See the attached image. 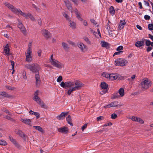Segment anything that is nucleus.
Returning <instances> with one entry per match:
<instances>
[{
  "instance_id": "obj_27",
  "label": "nucleus",
  "mask_w": 153,
  "mask_h": 153,
  "mask_svg": "<svg viewBox=\"0 0 153 153\" xmlns=\"http://www.w3.org/2000/svg\"><path fill=\"white\" fill-rule=\"evenodd\" d=\"M109 11L110 13L112 15H114L115 11L114 10V7L113 6H111L109 9Z\"/></svg>"
},
{
  "instance_id": "obj_59",
  "label": "nucleus",
  "mask_w": 153,
  "mask_h": 153,
  "mask_svg": "<svg viewBox=\"0 0 153 153\" xmlns=\"http://www.w3.org/2000/svg\"><path fill=\"white\" fill-rule=\"evenodd\" d=\"M63 16L67 19V20H69V16L67 14H66L65 13H64L63 14Z\"/></svg>"
},
{
  "instance_id": "obj_13",
  "label": "nucleus",
  "mask_w": 153,
  "mask_h": 153,
  "mask_svg": "<svg viewBox=\"0 0 153 153\" xmlns=\"http://www.w3.org/2000/svg\"><path fill=\"white\" fill-rule=\"evenodd\" d=\"M16 133L19 135L20 137L22 138L24 140H25L26 135L21 130H17L15 131Z\"/></svg>"
},
{
  "instance_id": "obj_61",
  "label": "nucleus",
  "mask_w": 153,
  "mask_h": 153,
  "mask_svg": "<svg viewBox=\"0 0 153 153\" xmlns=\"http://www.w3.org/2000/svg\"><path fill=\"white\" fill-rule=\"evenodd\" d=\"M42 9L43 10H45L46 8V5L43 3H42Z\"/></svg>"
},
{
  "instance_id": "obj_10",
  "label": "nucleus",
  "mask_w": 153,
  "mask_h": 153,
  "mask_svg": "<svg viewBox=\"0 0 153 153\" xmlns=\"http://www.w3.org/2000/svg\"><path fill=\"white\" fill-rule=\"evenodd\" d=\"M18 27L24 34H26V29L22 24L19 21Z\"/></svg>"
},
{
  "instance_id": "obj_5",
  "label": "nucleus",
  "mask_w": 153,
  "mask_h": 153,
  "mask_svg": "<svg viewBox=\"0 0 153 153\" xmlns=\"http://www.w3.org/2000/svg\"><path fill=\"white\" fill-rule=\"evenodd\" d=\"M50 63L55 67L59 68H62L63 64L60 62L56 59L53 60Z\"/></svg>"
},
{
  "instance_id": "obj_12",
  "label": "nucleus",
  "mask_w": 153,
  "mask_h": 153,
  "mask_svg": "<svg viewBox=\"0 0 153 153\" xmlns=\"http://www.w3.org/2000/svg\"><path fill=\"white\" fill-rule=\"evenodd\" d=\"M68 114V112H62L56 118L58 119L61 120L63 119V118H64Z\"/></svg>"
},
{
  "instance_id": "obj_26",
  "label": "nucleus",
  "mask_w": 153,
  "mask_h": 153,
  "mask_svg": "<svg viewBox=\"0 0 153 153\" xmlns=\"http://www.w3.org/2000/svg\"><path fill=\"white\" fill-rule=\"evenodd\" d=\"M33 127L36 130L39 131V132L42 133H43L44 132V130L40 126H33Z\"/></svg>"
},
{
  "instance_id": "obj_45",
  "label": "nucleus",
  "mask_w": 153,
  "mask_h": 153,
  "mask_svg": "<svg viewBox=\"0 0 153 153\" xmlns=\"http://www.w3.org/2000/svg\"><path fill=\"white\" fill-rule=\"evenodd\" d=\"M138 117L134 116H132L130 119L132 120L133 121L137 122Z\"/></svg>"
},
{
  "instance_id": "obj_15",
  "label": "nucleus",
  "mask_w": 153,
  "mask_h": 153,
  "mask_svg": "<svg viewBox=\"0 0 153 153\" xmlns=\"http://www.w3.org/2000/svg\"><path fill=\"white\" fill-rule=\"evenodd\" d=\"M35 78L36 80V85L38 86L39 85L41 81L39 73L35 74Z\"/></svg>"
},
{
  "instance_id": "obj_14",
  "label": "nucleus",
  "mask_w": 153,
  "mask_h": 153,
  "mask_svg": "<svg viewBox=\"0 0 153 153\" xmlns=\"http://www.w3.org/2000/svg\"><path fill=\"white\" fill-rule=\"evenodd\" d=\"M36 101V102L41 107L45 108H46L47 106L41 100L40 98H38V99L36 100V101Z\"/></svg>"
},
{
  "instance_id": "obj_60",
  "label": "nucleus",
  "mask_w": 153,
  "mask_h": 153,
  "mask_svg": "<svg viewBox=\"0 0 153 153\" xmlns=\"http://www.w3.org/2000/svg\"><path fill=\"white\" fill-rule=\"evenodd\" d=\"M34 115L36 116L37 119L39 118L40 117V114L38 112H35Z\"/></svg>"
},
{
  "instance_id": "obj_17",
  "label": "nucleus",
  "mask_w": 153,
  "mask_h": 153,
  "mask_svg": "<svg viewBox=\"0 0 153 153\" xmlns=\"http://www.w3.org/2000/svg\"><path fill=\"white\" fill-rule=\"evenodd\" d=\"M126 24V22L124 20H121L119 23V25L118 28L120 30L122 29L124 27V25Z\"/></svg>"
},
{
  "instance_id": "obj_55",
  "label": "nucleus",
  "mask_w": 153,
  "mask_h": 153,
  "mask_svg": "<svg viewBox=\"0 0 153 153\" xmlns=\"http://www.w3.org/2000/svg\"><path fill=\"white\" fill-rule=\"evenodd\" d=\"M32 45V42H30L29 43V44L28 45V47L27 50H31V47Z\"/></svg>"
},
{
  "instance_id": "obj_40",
  "label": "nucleus",
  "mask_w": 153,
  "mask_h": 153,
  "mask_svg": "<svg viewBox=\"0 0 153 153\" xmlns=\"http://www.w3.org/2000/svg\"><path fill=\"white\" fill-rule=\"evenodd\" d=\"M110 74H107L105 73H103L102 74V76L104 77H105L107 78H108L109 79Z\"/></svg>"
},
{
  "instance_id": "obj_24",
  "label": "nucleus",
  "mask_w": 153,
  "mask_h": 153,
  "mask_svg": "<svg viewBox=\"0 0 153 153\" xmlns=\"http://www.w3.org/2000/svg\"><path fill=\"white\" fill-rule=\"evenodd\" d=\"M101 87L102 89L107 90L108 87V85L105 82H103L101 83Z\"/></svg>"
},
{
  "instance_id": "obj_63",
  "label": "nucleus",
  "mask_w": 153,
  "mask_h": 153,
  "mask_svg": "<svg viewBox=\"0 0 153 153\" xmlns=\"http://www.w3.org/2000/svg\"><path fill=\"white\" fill-rule=\"evenodd\" d=\"M83 25L85 26H87L88 25V23L87 21L85 20H83L82 21Z\"/></svg>"
},
{
  "instance_id": "obj_46",
  "label": "nucleus",
  "mask_w": 153,
  "mask_h": 153,
  "mask_svg": "<svg viewBox=\"0 0 153 153\" xmlns=\"http://www.w3.org/2000/svg\"><path fill=\"white\" fill-rule=\"evenodd\" d=\"M137 122H138L141 124H143L144 123V121L141 119V118H138L137 119Z\"/></svg>"
},
{
  "instance_id": "obj_34",
  "label": "nucleus",
  "mask_w": 153,
  "mask_h": 153,
  "mask_svg": "<svg viewBox=\"0 0 153 153\" xmlns=\"http://www.w3.org/2000/svg\"><path fill=\"white\" fill-rule=\"evenodd\" d=\"M66 120L68 124H70L71 125H73L72 123H71V119L70 115H68L66 118Z\"/></svg>"
},
{
  "instance_id": "obj_37",
  "label": "nucleus",
  "mask_w": 153,
  "mask_h": 153,
  "mask_svg": "<svg viewBox=\"0 0 153 153\" xmlns=\"http://www.w3.org/2000/svg\"><path fill=\"white\" fill-rule=\"evenodd\" d=\"M76 18L78 19L81 21H82L83 20V19L80 16V14L79 13L76 14Z\"/></svg>"
},
{
  "instance_id": "obj_38",
  "label": "nucleus",
  "mask_w": 153,
  "mask_h": 153,
  "mask_svg": "<svg viewBox=\"0 0 153 153\" xmlns=\"http://www.w3.org/2000/svg\"><path fill=\"white\" fill-rule=\"evenodd\" d=\"M143 41L145 40L146 41V45L147 46H149L150 45H151L152 42H151L149 40L145 39H143Z\"/></svg>"
},
{
  "instance_id": "obj_16",
  "label": "nucleus",
  "mask_w": 153,
  "mask_h": 153,
  "mask_svg": "<svg viewBox=\"0 0 153 153\" xmlns=\"http://www.w3.org/2000/svg\"><path fill=\"white\" fill-rule=\"evenodd\" d=\"M9 138L10 140L14 144L15 146L19 148L20 147L19 145L17 142L16 140L13 139L11 136H9Z\"/></svg>"
},
{
  "instance_id": "obj_36",
  "label": "nucleus",
  "mask_w": 153,
  "mask_h": 153,
  "mask_svg": "<svg viewBox=\"0 0 153 153\" xmlns=\"http://www.w3.org/2000/svg\"><path fill=\"white\" fill-rule=\"evenodd\" d=\"M117 80H123L124 79V77L119 74H117Z\"/></svg>"
},
{
  "instance_id": "obj_49",
  "label": "nucleus",
  "mask_w": 153,
  "mask_h": 153,
  "mask_svg": "<svg viewBox=\"0 0 153 153\" xmlns=\"http://www.w3.org/2000/svg\"><path fill=\"white\" fill-rule=\"evenodd\" d=\"M30 15L28 16V17H29L30 19L32 21H34L35 20V19L34 17L31 15V14L30 13H28Z\"/></svg>"
},
{
  "instance_id": "obj_48",
  "label": "nucleus",
  "mask_w": 153,
  "mask_h": 153,
  "mask_svg": "<svg viewBox=\"0 0 153 153\" xmlns=\"http://www.w3.org/2000/svg\"><path fill=\"white\" fill-rule=\"evenodd\" d=\"M123 49V46L122 45H120L118 47L117 49L116 50L118 51H120L121 50H122Z\"/></svg>"
},
{
  "instance_id": "obj_7",
  "label": "nucleus",
  "mask_w": 153,
  "mask_h": 153,
  "mask_svg": "<svg viewBox=\"0 0 153 153\" xmlns=\"http://www.w3.org/2000/svg\"><path fill=\"white\" fill-rule=\"evenodd\" d=\"M42 34L47 39L51 38V35L48 30L45 29H43L41 31Z\"/></svg>"
},
{
  "instance_id": "obj_35",
  "label": "nucleus",
  "mask_w": 153,
  "mask_h": 153,
  "mask_svg": "<svg viewBox=\"0 0 153 153\" xmlns=\"http://www.w3.org/2000/svg\"><path fill=\"white\" fill-rule=\"evenodd\" d=\"M11 116H10L6 115L5 117V118L7 120H9L12 122H15V120L11 117Z\"/></svg>"
},
{
  "instance_id": "obj_42",
  "label": "nucleus",
  "mask_w": 153,
  "mask_h": 153,
  "mask_svg": "<svg viewBox=\"0 0 153 153\" xmlns=\"http://www.w3.org/2000/svg\"><path fill=\"white\" fill-rule=\"evenodd\" d=\"M120 97V96L118 95V93H115L113 94L112 98L116 99Z\"/></svg>"
},
{
  "instance_id": "obj_58",
  "label": "nucleus",
  "mask_w": 153,
  "mask_h": 153,
  "mask_svg": "<svg viewBox=\"0 0 153 153\" xmlns=\"http://www.w3.org/2000/svg\"><path fill=\"white\" fill-rule=\"evenodd\" d=\"M87 124H85L82 127V130L83 131L84 129L87 127Z\"/></svg>"
},
{
  "instance_id": "obj_56",
  "label": "nucleus",
  "mask_w": 153,
  "mask_h": 153,
  "mask_svg": "<svg viewBox=\"0 0 153 153\" xmlns=\"http://www.w3.org/2000/svg\"><path fill=\"white\" fill-rule=\"evenodd\" d=\"M144 18V19H146V20H149V19L150 18V16H149L147 15H145Z\"/></svg>"
},
{
  "instance_id": "obj_29",
  "label": "nucleus",
  "mask_w": 153,
  "mask_h": 153,
  "mask_svg": "<svg viewBox=\"0 0 153 153\" xmlns=\"http://www.w3.org/2000/svg\"><path fill=\"white\" fill-rule=\"evenodd\" d=\"M62 46L64 49L66 51H68L69 49V48L68 44L65 42H62Z\"/></svg>"
},
{
  "instance_id": "obj_57",
  "label": "nucleus",
  "mask_w": 153,
  "mask_h": 153,
  "mask_svg": "<svg viewBox=\"0 0 153 153\" xmlns=\"http://www.w3.org/2000/svg\"><path fill=\"white\" fill-rule=\"evenodd\" d=\"M89 30H90V31L91 32V33H93L94 35H95L97 34V32L94 31L91 28H90L89 29Z\"/></svg>"
},
{
  "instance_id": "obj_28",
  "label": "nucleus",
  "mask_w": 153,
  "mask_h": 153,
  "mask_svg": "<svg viewBox=\"0 0 153 153\" xmlns=\"http://www.w3.org/2000/svg\"><path fill=\"white\" fill-rule=\"evenodd\" d=\"M118 92L120 95V96L123 97L124 94V89L123 88H120L118 91Z\"/></svg>"
},
{
  "instance_id": "obj_2",
  "label": "nucleus",
  "mask_w": 153,
  "mask_h": 153,
  "mask_svg": "<svg viewBox=\"0 0 153 153\" xmlns=\"http://www.w3.org/2000/svg\"><path fill=\"white\" fill-rule=\"evenodd\" d=\"M4 4L7 6V7L11 11L15 13H18L20 14L21 15L24 16V17L26 18H27L28 17V15H30V14H29L27 13L26 14L25 13L23 12L22 10H21L19 9H17L14 6H13L12 4H10V3H8L7 2H5L4 3Z\"/></svg>"
},
{
  "instance_id": "obj_54",
  "label": "nucleus",
  "mask_w": 153,
  "mask_h": 153,
  "mask_svg": "<svg viewBox=\"0 0 153 153\" xmlns=\"http://www.w3.org/2000/svg\"><path fill=\"white\" fill-rule=\"evenodd\" d=\"M10 62L11 63V65L12 66V69H13L14 68L15 63L12 60H10Z\"/></svg>"
},
{
  "instance_id": "obj_6",
  "label": "nucleus",
  "mask_w": 153,
  "mask_h": 153,
  "mask_svg": "<svg viewBox=\"0 0 153 153\" xmlns=\"http://www.w3.org/2000/svg\"><path fill=\"white\" fill-rule=\"evenodd\" d=\"M32 50H27L26 53V60L28 62H30L32 60Z\"/></svg>"
},
{
  "instance_id": "obj_62",
  "label": "nucleus",
  "mask_w": 153,
  "mask_h": 153,
  "mask_svg": "<svg viewBox=\"0 0 153 153\" xmlns=\"http://www.w3.org/2000/svg\"><path fill=\"white\" fill-rule=\"evenodd\" d=\"M71 1L73 2L74 4L76 5H77L79 3V2L77 0H71Z\"/></svg>"
},
{
  "instance_id": "obj_3",
  "label": "nucleus",
  "mask_w": 153,
  "mask_h": 153,
  "mask_svg": "<svg viewBox=\"0 0 153 153\" xmlns=\"http://www.w3.org/2000/svg\"><path fill=\"white\" fill-rule=\"evenodd\" d=\"M151 85V82L147 78H145L142 81L141 83V88L146 90L150 87Z\"/></svg>"
},
{
  "instance_id": "obj_51",
  "label": "nucleus",
  "mask_w": 153,
  "mask_h": 153,
  "mask_svg": "<svg viewBox=\"0 0 153 153\" xmlns=\"http://www.w3.org/2000/svg\"><path fill=\"white\" fill-rule=\"evenodd\" d=\"M110 22V21H108V23L106 25L105 27L106 29H107L108 30L110 28V25H109V23Z\"/></svg>"
},
{
  "instance_id": "obj_47",
  "label": "nucleus",
  "mask_w": 153,
  "mask_h": 153,
  "mask_svg": "<svg viewBox=\"0 0 153 153\" xmlns=\"http://www.w3.org/2000/svg\"><path fill=\"white\" fill-rule=\"evenodd\" d=\"M6 88L8 89L9 90H13L15 88L14 87H13L10 86H5Z\"/></svg>"
},
{
  "instance_id": "obj_50",
  "label": "nucleus",
  "mask_w": 153,
  "mask_h": 153,
  "mask_svg": "<svg viewBox=\"0 0 153 153\" xmlns=\"http://www.w3.org/2000/svg\"><path fill=\"white\" fill-rule=\"evenodd\" d=\"M32 7L33 8H34L36 11H39L40 10V9L36 7V6L34 4H32Z\"/></svg>"
},
{
  "instance_id": "obj_32",
  "label": "nucleus",
  "mask_w": 153,
  "mask_h": 153,
  "mask_svg": "<svg viewBox=\"0 0 153 153\" xmlns=\"http://www.w3.org/2000/svg\"><path fill=\"white\" fill-rule=\"evenodd\" d=\"M110 104L111 107H116L118 106V102L117 101H114L111 102Z\"/></svg>"
},
{
  "instance_id": "obj_11",
  "label": "nucleus",
  "mask_w": 153,
  "mask_h": 153,
  "mask_svg": "<svg viewBox=\"0 0 153 153\" xmlns=\"http://www.w3.org/2000/svg\"><path fill=\"white\" fill-rule=\"evenodd\" d=\"M58 131L62 133L66 134L68 132V128L67 127H61L58 128Z\"/></svg>"
},
{
  "instance_id": "obj_39",
  "label": "nucleus",
  "mask_w": 153,
  "mask_h": 153,
  "mask_svg": "<svg viewBox=\"0 0 153 153\" xmlns=\"http://www.w3.org/2000/svg\"><path fill=\"white\" fill-rule=\"evenodd\" d=\"M32 64L31 65H30L29 64H27L26 65H25V67L27 68V69L30 70L31 71L32 68Z\"/></svg>"
},
{
  "instance_id": "obj_25",
  "label": "nucleus",
  "mask_w": 153,
  "mask_h": 153,
  "mask_svg": "<svg viewBox=\"0 0 153 153\" xmlns=\"http://www.w3.org/2000/svg\"><path fill=\"white\" fill-rule=\"evenodd\" d=\"M69 26L71 27V28L73 29H74L75 28L76 24L74 22L69 20Z\"/></svg>"
},
{
  "instance_id": "obj_30",
  "label": "nucleus",
  "mask_w": 153,
  "mask_h": 153,
  "mask_svg": "<svg viewBox=\"0 0 153 153\" xmlns=\"http://www.w3.org/2000/svg\"><path fill=\"white\" fill-rule=\"evenodd\" d=\"M1 110L9 115L11 116H12V114L7 109L3 108L1 109Z\"/></svg>"
},
{
  "instance_id": "obj_43",
  "label": "nucleus",
  "mask_w": 153,
  "mask_h": 153,
  "mask_svg": "<svg viewBox=\"0 0 153 153\" xmlns=\"http://www.w3.org/2000/svg\"><path fill=\"white\" fill-rule=\"evenodd\" d=\"M148 28L149 30H153V24H149L148 25Z\"/></svg>"
},
{
  "instance_id": "obj_18",
  "label": "nucleus",
  "mask_w": 153,
  "mask_h": 153,
  "mask_svg": "<svg viewBox=\"0 0 153 153\" xmlns=\"http://www.w3.org/2000/svg\"><path fill=\"white\" fill-rule=\"evenodd\" d=\"M21 121L26 125H29L30 126H31L30 123L31 120L30 119H21Z\"/></svg>"
},
{
  "instance_id": "obj_22",
  "label": "nucleus",
  "mask_w": 153,
  "mask_h": 153,
  "mask_svg": "<svg viewBox=\"0 0 153 153\" xmlns=\"http://www.w3.org/2000/svg\"><path fill=\"white\" fill-rule=\"evenodd\" d=\"M101 43L102 47H105L107 49L109 48L110 44L109 43L103 41L101 42Z\"/></svg>"
},
{
  "instance_id": "obj_64",
  "label": "nucleus",
  "mask_w": 153,
  "mask_h": 153,
  "mask_svg": "<svg viewBox=\"0 0 153 153\" xmlns=\"http://www.w3.org/2000/svg\"><path fill=\"white\" fill-rule=\"evenodd\" d=\"M107 91L108 90H106L105 91L103 90L100 92V94L101 95H103L105 94L107 92Z\"/></svg>"
},
{
  "instance_id": "obj_9",
  "label": "nucleus",
  "mask_w": 153,
  "mask_h": 153,
  "mask_svg": "<svg viewBox=\"0 0 153 153\" xmlns=\"http://www.w3.org/2000/svg\"><path fill=\"white\" fill-rule=\"evenodd\" d=\"M64 1L68 9L72 12V8L71 4L70 1L69 0H64Z\"/></svg>"
},
{
  "instance_id": "obj_31",
  "label": "nucleus",
  "mask_w": 153,
  "mask_h": 153,
  "mask_svg": "<svg viewBox=\"0 0 153 153\" xmlns=\"http://www.w3.org/2000/svg\"><path fill=\"white\" fill-rule=\"evenodd\" d=\"M0 95H1L4 97H10L11 96L10 95L7 94L6 92L4 91H3L0 93Z\"/></svg>"
},
{
  "instance_id": "obj_53",
  "label": "nucleus",
  "mask_w": 153,
  "mask_h": 153,
  "mask_svg": "<svg viewBox=\"0 0 153 153\" xmlns=\"http://www.w3.org/2000/svg\"><path fill=\"white\" fill-rule=\"evenodd\" d=\"M123 52V51H119L118 52H115L114 55L113 56H114L118 55V54H121Z\"/></svg>"
},
{
  "instance_id": "obj_41",
  "label": "nucleus",
  "mask_w": 153,
  "mask_h": 153,
  "mask_svg": "<svg viewBox=\"0 0 153 153\" xmlns=\"http://www.w3.org/2000/svg\"><path fill=\"white\" fill-rule=\"evenodd\" d=\"M7 143L6 141L4 140H0V145L5 146L7 145Z\"/></svg>"
},
{
  "instance_id": "obj_1",
  "label": "nucleus",
  "mask_w": 153,
  "mask_h": 153,
  "mask_svg": "<svg viewBox=\"0 0 153 153\" xmlns=\"http://www.w3.org/2000/svg\"><path fill=\"white\" fill-rule=\"evenodd\" d=\"M83 85L80 81L78 80H76L74 82H62L60 84L61 87L65 88L72 87L70 88L68 90L67 94L69 95H70L71 93L74 91L81 89Z\"/></svg>"
},
{
  "instance_id": "obj_20",
  "label": "nucleus",
  "mask_w": 153,
  "mask_h": 153,
  "mask_svg": "<svg viewBox=\"0 0 153 153\" xmlns=\"http://www.w3.org/2000/svg\"><path fill=\"white\" fill-rule=\"evenodd\" d=\"M144 44L143 40L139 41L136 42L135 44V45L138 48L143 46Z\"/></svg>"
},
{
  "instance_id": "obj_52",
  "label": "nucleus",
  "mask_w": 153,
  "mask_h": 153,
  "mask_svg": "<svg viewBox=\"0 0 153 153\" xmlns=\"http://www.w3.org/2000/svg\"><path fill=\"white\" fill-rule=\"evenodd\" d=\"M62 80V76H59L57 79L58 82H60Z\"/></svg>"
},
{
  "instance_id": "obj_44",
  "label": "nucleus",
  "mask_w": 153,
  "mask_h": 153,
  "mask_svg": "<svg viewBox=\"0 0 153 153\" xmlns=\"http://www.w3.org/2000/svg\"><path fill=\"white\" fill-rule=\"evenodd\" d=\"M111 116V118L113 119H115L117 117V115L115 113L112 114Z\"/></svg>"
},
{
  "instance_id": "obj_8",
  "label": "nucleus",
  "mask_w": 153,
  "mask_h": 153,
  "mask_svg": "<svg viewBox=\"0 0 153 153\" xmlns=\"http://www.w3.org/2000/svg\"><path fill=\"white\" fill-rule=\"evenodd\" d=\"M40 69V67L37 64H32V67L31 71L34 73H39L38 71Z\"/></svg>"
},
{
  "instance_id": "obj_4",
  "label": "nucleus",
  "mask_w": 153,
  "mask_h": 153,
  "mask_svg": "<svg viewBox=\"0 0 153 153\" xmlns=\"http://www.w3.org/2000/svg\"><path fill=\"white\" fill-rule=\"evenodd\" d=\"M127 63V60L123 58L117 59L115 61V64L117 66H124Z\"/></svg>"
},
{
  "instance_id": "obj_21",
  "label": "nucleus",
  "mask_w": 153,
  "mask_h": 153,
  "mask_svg": "<svg viewBox=\"0 0 153 153\" xmlns=\"http://www.w3.org/2000/svg\"><path fill=\"white\" fill-rule=\"evenodd\" d=\"M78 46L80 49L82 51H84L85 46L82 43H80L78 44Z\"/></svg>"
},
{
  "instance_id": "obj_23",
  "label": "nucleus",
  "mask_w": 153,
  "mask_h": 153,
  "mask_svg": "<svg viewBox=\"0 0 153 153\" xmlns=\"http://www.w3.org/2000/svg\"><path fill=\"white\" fill-rule=\"evenodd\" d=\"M117 76L116 74H110L109 79L111 80L117 79Z\"/></svg>"
},
{
  "instance_id": "obj_19",
  "label": "nucleus",
  "mask_w": 153,
  "mask_h": 153,
  "mask_svg": "<svg viewBox=\"0 0 153 153\" xmlns=\"http://www.w3.org/2000/svg\"><path fill=\"white\" fill-rule=\"evenodd\" d=\"M9 46L8 44H7L4 48V51L6 55L9 56L10 55Z\"/></svg>"
},
{
  "instance_id": "obj_33",
  "label": "nucleus",
  "mask_w": 153,
  "mask_h": 153,
  "mask_svg": "<svg viewBox=\"0 0 153 153\" xmlns=\"http://www.w3.org/2000/svg\"><path fill=\"white\" fill-rule=\"evenodd\" d=\"M39 93V91L37 90L35 92L34 94V97L33 98V100L34 101H36V100L38 99L39 98L38 97V95Z\"/></svg>"
}]
</instances>
